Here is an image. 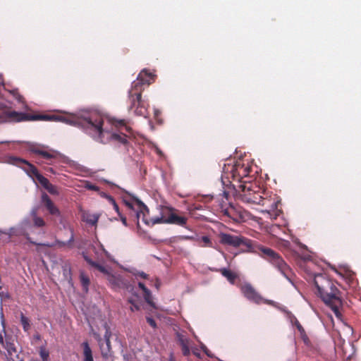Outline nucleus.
<instances>
[{
    "label": "nucleus",
    "instance_id": "a878e982",
    "mask_svg": "<svg viewBox=\"0 0 361 361\" xmlns=\"http://www.w3.org/2000/svg\"><path fill=\"white\" fill-rule=\"evenodd\" d=\"M39 355L42 361H49V353L44 346L39 348Z\"/></svg>",
    "mask_w": 361,
    "mask_h": 361
},
{
    "label": "nucleus",
    "instance_id": "39448f33",
    "mask_svg": "<svg viewBox=\"0 0 361 361\" xmlns=\"http://www.w3.org/2000/svg\"><path fill=\"white\" fill-rule=\"evenodd\" d=\"M157 75L147 68L142 69L138 74L136 80L133 82V87L137 90L145 89L150 84L155 82Z\"/></svg>",
    "mask_w": 361,
    "mask_h": 361
},
{
    "label": "nucleus",
    "instance_id": "dca6fc26",
    "mask_svg": "<svg viewBox=\"0 0 361 361\" xmlns=\"http://www.w3.org/2000/svg\"><path fill=\"white\" fill-rule=\"evenodd\" d=\"M30 216L32 219L34 226L36 227H42L45 226V221L44 219L37 216V208H32L30 211Z\"/></svg>",
    "mask_w": 361,
    "mask_h": 361
},
{
    "label": "nucleus",
    "instance_id": "09e8293b",
    "mask_svg": "<svg viewBox=\"0 0 361 361\" xmlns=\"http://www.w3.org/2000/svg\"><path fill=\"white\" fill-rule=\"evenodd\" d=\"M8 142H4V141H1L0 142V143H7Z\"/></svg>",
    "mask_w": 361,
    "mask_h": 361
},
{
    "label": "nucleus",
    "instance_id": "4468645a",
    "mask_svg": "<svg viewBox=\"0 0 361 361\" xmlns=\"http://www.w3.org/2000/svg\"><path fill=\"white\" fill-rule=\"evenodd\" d=\"M6 350V358L8 361H16L18 357V351L14 345L10 342H6L5 345Z\"/></svg>",
    "mask_w": 361,
    "mask_h": 361
},
{
    "label": "nucleus",
    "instance_id": "1a4fd4ad",
    "mask_svg": "<svg viewBox=\"0 0 361 361\" xmlns=\"http://www.w3.org/2000/svg\"><path fill=\"white\" fill-rule=\"evenodd\" d=\"M141 98L142 96L140 92H135L133 94H130L129 96V99L131 102V107H136L135 112L138 115L144 116L145 109L142 106V102Z\"/></svg>",
    "mask_w": 361,
    "mask_h": 361
},
{
    "label": "nucleus",
    "instance_id": "6ab92c4d",
    "mask_svg": "<svg viewBox=\"0 0 361 361\" xmlns=\"http://www.w3.org/2000/svg\"><path fill=\"white\" fill-rule=\"evenodd\" d=\"M85 259L90 264H91L92 267H95L98 271H99L101 273H102L105 276L106 278L111 273V271H109V270L106 267L92 261L91 259H88L87 257H85Z\"/></svg>",
    "mask_w": 361,
    "mask_h": 361
},
{
    "label": "nucleus",
    "instance_id": "ddd939ff",
    "mask_svg": "<svg viewBox=\"0 0 361 361\" xmlns=\"http://www.w3.org/2000/svg\"><path fill=\"white\" fill-rule=\"evenodd\" d=\"M99 214L98 213H94L92 214L90 212L87 211H82L81 217L83 221L86 222L87 224L90 225H95L97 224L99 218Z\"/></svg>",
    "mask_w": 361,
    "mask_h": 361
},
{
    "label": "nucleus",
    "instance_id": "37998d69",
    "mask_svg": "<svg viewBox=\"0 0 361 361\" xmlns=\"http://www.w3.org/2000/svg\"><path fill=\"white\" fill-rule=\"evenodd\" d=\"M0 85H2L3 86L4 85V83H3V80H2V78H1V75H0Z\"/></svg>",
    "mask_w": 361,
    "mask_h": 361
},
{
    "label": "nucleus",
    "instance_id": "9b49d317",
    "mask_svg": "<svg viewBox=\"0 0 361 361\" xmlns=\"http://www.w3.org/2000/svg\"><path fill=\"white\" fill-rule=\"evenodd\" d=\"M113 289H118L123 287L126 283L120 275L114 274L111 272L106 278Z\"/></svg>",
    "mask_w": 361,
    "mask_h": 361
},
{
    "label": "nucleus",
    "instance_id": "2eb2a0df",
    "mask_svg": "<svg viewBox=\"0 0 361 361\" xmlns=\"http://www.w3.org/2000/svg\"><path fill=\"white\" fill-rule=\"evenodd\" d=\"M262 251L264 253L271 256L273 258L275 264L279 267L280 270L283 269V268L286 267V264L283 259L280 258L272 250L264 248L262 250Z\"/></svg>",
    "mask_w": 361,
    "mask_h": 361
},
{
    "label": "nucleus",
    "instance_id": "f704fd0d",
    "mask_svg": "<svg viewBox=\"0 0 361 361\" xmlns=\"http://www.w3.org/2000/svg\"><path fill=\"white\" fill-rule=\"evenodd\" d=\"M111 201H112V202H113V205H114V209H115L117 212H118V205L116 204V203L114 202V200L113 199H111Z\"/></svg>",
    "mask_w": 361,
    "mask_h": 361
},
{
    "label": "nucleus",
    "instance_id": "7ed1b4c3",
    "mask_svg": "<svg viewBox=\"0 0 361 361\" xmlns=\"http://www.w3.org/2000/svg\"><path fill=\"white\" fill-rule=\"evenodd\" d=\"M321 281L318 279H315V285L317 286L318 293L323 301L329 306L334 311L335 315L340 318L339 307L341 306V300L339 290L332 283L331 281L319 276Z\"/></svg>",
    "mask_w": 361,
    "mask_h": 361
},
{
    "label": "nucleus",
    "instance_id": "20e7f679",
    "mask_svg": "<svg viewBox=\"0 0 361 361\" xmlns=\"http://www.w3.org/2000/svg\"><path fill=\"white\" fill-rule=\"evenodd\" d=\"M17 161L18 162L25 163V164H27L30 166L32 173L35 175V176L36 177L37 180L39 181V183L50 194H52V195H58L59 194V191L57 190V188L55 185H54L51 183H50V182L49 181V180L47 178H45L42 175H41L38 172L37 169L34 166H32V164H29L27 161L21 159H19V158H17V157H11L7 160V162L9 163V164H16Z\"/></svg>",
    "mask_w": 361,
    "mask_h": 361
},
{
    "label": "nucleus",
    "instance_id": "2f4dec72",
    "mask_svg": "<svg viewBox=\"0 0 361 361\" xmlns=\"http://www.w3.org/2000/svg\"><path fill=\"white\" fill-rule=\"evenodd\" d=\"M16 228L12 227V228H11L8 230V232H4V233H5V234L8 235L9 236H12V235H18V233H17L16 232Z\"/></svg>",
    "mask_w": 361,
    "mask_h": 361
},
{
    "label": "nucleus",
    "instance_id": "5701e85b",
    "mask_svg": "<svg viewBox=\"0 0 361 361\" xmlns=\"http://www.w3.org/2000/svg\"><path fill=\"white\" fill-rule=\"evenodd\" d=\"M221 274L226 277L228 281L231 283H234L235 279L237 277V275L233 272H231L230 270L226 269H222L221 270Z\"/></svg>",
    "mask_w": 361,
    "mask_h": 361
},
{
    "label": "nucleus",
    "instance_id": "bb28decb",
    "mask_svg": "<svg viewBox=\"0 0 361 361\" xmlns=\"http://www.w3.org/2000/svg\"><path fill=\"white\" fill-rule=\"evenodd\" d=\"M20 322L23 325L24 331H27L30 326V321L25 316H24L23 313L20 314Z\"/></svg>",
    "mask_w": 361,
    "mask_h": 361
},
{
    "label": "nucleus",
    "instance_id": "8fccbe9b",
    "mask_svg": "<svg viewBox=\"0 0 361 361\" xmlns=\"http://www.w3.org/2000/svg\"><path fill=\"white\" fill-rule=\"evenodd\" d=\"M19 361H24L23 360H20Z\"/></svg>",
    "mask_w": 361,
    "mask_h": 361
},
{
    "label": "nucleus",
    "instance_id": "4be33fe9",
    "mask_svg": "<svg viewBox=\"0 0 361 361\" xmlns=\"http://www.w3.org/2000/svg\"><path fill=\"white\" fill-rule=\"evenodd\" d=\"M138 286L142 290V291L144 293V297H145V300H146V302L147 303H149V305H153V303L152 301L151 292L149 291V290H148L145 287V286L142 283H139Z\"/></svg>",
    "mask_w": 361,
    "mask_h": 361
},
{
    "label": "nucleus",
    "instance_id": "b1692460",
    "mask_svg": "<svg viewBox=\"0 0 361 361\" xmlns=\"http://www.w3.org/2000/svg\"><path fill=\"white\" fill-rule=\"evenodd\" d=\"M80 282L83 287V290L85 292L88 290V286L90 284V279L87 276H86L83 272H81L80 274Z\"/></svg>",
    "mask_w": 361,
    "mask_h": 361
},
{
    "label": "nucleus",
    "instance_id": "f03ea898",
    "mask_svg": "<svg viewBox=\"0 0 361 361\" xmlns=\"http://www.w3.org/2000/svg\"><path fill=\"white\" fill-rule=\"evenodd\" d=\"M82 125L87 133L100 142H106L111 139L118 140L123 143L126 142V137L108 130L102 129V119L101 116L95 114H91L89 117H85Z\"/></svg>",
    "mask_w": 361,
    "mask_h": 361
},
{
    "label": "nucleus",
    "instance_id": "9d476101",
    "mask_svg": "<svg viewBox=\"0 0 361 361\" xmlns=\"http://www.w3.org/2000/svg\"><path fill=\"white\" fill-rule=\"evenodd\" d=\"M42 202L51 215L59 216L61 212L59 208L54 204L49 197L46 193L42 195Z\"/></svg>",
    "mask_w": 361,
    "mask_h": 361
},
{
    "label": "nucleus",
    "instance_id": "aec40b11",
    "mask_svg": "<svg viewBox=\"0 0 361 361\" xmlns=\"http://www.w3.org/2000/svg\"><path fill=\"white\" fill-rule=\"evenodd\" d=\"M178 341L182 347L183 354L185 356L189 355L190 353L189 348V341L188 339L183 338V336H179Z\"/></svg>",
    "mask_w": 361,
    "mask_h": 361
},
{
    "label": "nucleus",
    "instance_id": "f257e3e1",
    "mask_svg": "<svg viewBox=\"0 0 361 361\" xmlns=\"http://www.w3.org/2000/svg\"><path fill=\"white\" fill-rule=\"evenodd\" d=\"M126 205L132 209L136 210V216L137 219V221H140V219L145 222L146 224H173L179 226H184L186 224L187 219L183 216H180L177 215L176 214L171 212L167 219H164L162 216L157 217L148 219L146 216V213H148L149 210L146 205L144 204L142 202H141L137 198H133V202H126ZM139 224V222H137Z\"/></svg>",
    "mask_w": 361,
    "mask_h": 361
},
{
    "label": "nucleus",
    "instance_id": "72a5a7b5",
    "mask_svg": "<svg viewBox=\"0 0 361 361\" xmlns=\"http://www.w3.org/2000/svg\"><path fill=\"white\" fill-rule=\"evenodd\" d=\"M202 240L206 244V245H210L211 244V242H210V240L208 237L207 236H203L202 238Z\"/></svg>",
    "mask_w": 361,
    "mask_h": 361
},
{
    "label": "nucleus",
    "instance_id": "c85d7f7f",
    "mask_svg": "<svg viewBox=\"0 0 361 361\" xmlns=\"http://www.w3.org/2000/svg\"><path fill=\"white\" fill-rule=\"evenodd\" d=\"M52 121H61L64 123H70V121L63 116H59L52 115Z\"/></svg>",
    "mask_w": 361,
    "mask_h": 361
},
{
    "label": "nucleus",
    "instance_id": "de8ad7c7",
    "mask_svg": "<svg viewBox=\"0 0 361 361\" xmlns=\"http://www.w3.org/2000/svg\"><path fill=\"white\" fill-rule=\"evenodd\" d=\"M271 218L275 219L276 218V215L275 214L274 217L271 216Z\"/></svg>",
    "mask_w": 361,
    "mask_h": 361
},
{
    "label": "nucleus",
    "instance_id": "79ce46f5",
    "mask_svg": "<svg viewBox=\"0 0 361 361\" xmlns=\"http://www.w3.org/2000/svg\"><path fill=\"white\" fill-rule=\"evenodd\" d=\"M159 114V112L158 110H154V115H155V116H157Z\"/></svg>",
    "mask_w": 361,
    "mask_h": 361
},
{
    "label": "nucleus",
    "instance_id": "c756f323",
    "mask_svg": "<svg viewBox=\"0 0 361 361\" xmlns=\"http://www.w3.org/2000/svg\"><path fill=\"white\" fill-rule=\"evenodd\" d=\"M39 154L45 159H51L54 157V154L44 150H40Z\"/></svg>",
    "mask_w": 361,
    "mask_h": 361
},
{
    "label": "nucleus",
    "instance_id": "58836bf2",
    "mask_svg": "<svg viewBox=\"0 0 361 361\" xmlns=\"http://www.w3.org/2000/svg\"><path fill=\"white\" fill-rule=\"evenodd\" d=\"M0 343L4 344V337L1 334H0Z\"/></svg>",
    "mask_w": 361,
    "mask_h": 361
},
{
    "label": "nucleus",
    "instance_id": "423d86ee",
    "mask_svg": "<svg viewBox=\"0 0 361 361\" xmlns=\"http://www.w3.org/2000/svg\"><path fill=\"white\" fill-rule=\"evenodd\" d=\"M240 290L243 295L249 300L259 304L260 302H264L268 304H272L273 302L264 300L262 296L256 291L253 286L249 283H245L240 287Z\"/></svg>",
    "mask_w": 361,
    "mask_h": 361
},
{
    "label": "nucleus",
    "instance_id": "4c0bfd02",
    "mask_svg": "<svg viewBox=\"0 0 361 361\" xmlns=\"http://www.w3.org/2000/svg\"><path fill=\"white\" fill-rule=\"evenodd\" d=\"M169 361H175L173 353H171Z\"/></svg>",
    "mask_w": 361,
    "mask_h": 361
},
{
    "label": "nucleus",
    "instance_id": "cd10ccee",
    "mask_svg": "<svg viewBox=\"0 0 361 361\" xmlns=\"http://www.w3.org/2000/svg\"><path fill=\"white\" fill-rule=\"evenodd\" d=\"M84 188H85L88 190H94V191L99 190V188L97 185H93L88 181L84 182Z\"/></svg>",
    "mask_w": 361,
    "mask_h": 361
},
{
    "label": "nucleus",
    "instance_id": "e433bc0d",
    "mask_svg": "<svg viewBox=\"0 0 361 361\" xmlns=\"http://www.w3.org/2000/svg\"><path fill=\"white\" fill-rule=\"evenodd\" d=\"M121 221H122V223L123 224V225L127 226V222H126V217L122 216L121 217Z\"/></svg>",
    "mask_w": 361,
    "mask_h": 361
},
{
    "label": "nucleus",
    "instance_id": "ea45409f",
    "mask_svg": "<svg viewBox=\"0 0 361 361\" xmlns=\"http://www.w3.org/2000/svg\"><path fill=\"white\" fill-rule=\"evenodd\" d=\"M183 238L188 239V240H191V239H192V236H184V237H183Z\"/></svg>",
    "mask_w": 361,
    "mask_h": 361
},
{
    "label": "nucleus",
    "instance_id": "a211bd4d",
    "mask_svg": "<svg viewBox=\"0 0 361 361\" xmlns=\"http://www.w3.org/2000/svg\"><path fill=\"white\" fill-rule=\"evenodd\" d=\"M82 345L83 347V361H93L92 352L88 343L83 342Z\"/></svg>",
    "mask_w": 361,
    "mask_h": 361
},
{
    "label": "nucleus",
    "instance_id": "f8f14e48",
    "mask_svg": "<svg viewBox=\"0 0 361 361\" xmlns=\"http://www.w3.org/2000/svg\"><path fill=\"white\" fill-rule=\"evenodd\" d=\"M104 339L105 341L104 343L99 342V345L103 357H104L105 359H109L111 357V351L109 335L108 332L105 334Z\"/></svg>",
    "mask_w": 361,
    "mask_h": 361
},
{
    "label": "nucleus",
    "instance_id": "49530a36",
    "mask_svg": "<svg viewBox=\"0 0 361 361\" xmlns=\"http://www.w3.org/2000/svg\"><path fill=\"white\" fill-rule=\"evenodd\" d=\"M298 328L299 329V330H300H300H302V327H301V326H300V325H298Z\"/></svg>",
    "mask_w": 361,
    "mask_h": 361
},
{
    "label": "nucleus",
    "instance_id": "a19ab883",
    "mask_svg": "<svg viewBox=\"0 0 361 361\" xmlns=\"http://www.w3.org/2000/svg\"><path fill=\"white\" fill-rule=\"evenodd\" d=\"M202 348L204 349L205 353H207L209 356H210V355L207 352V348L205 346H202Z\"/></svg>",
    "mask_w": 361,
    "mask_h": 361
},
{
    "label": "nucleus",
    "instance_id": "a18cd8bd",
    "mask_svg": "<svg viewBox=\"0 0 361 361\" xmlns=\"http://www.w3.org/2000/svg\"><path fill=\"white\" fill-rule=\"evenodd\" d=\"M262 212L265 213V214H267L268 215H270V213L269 212H267V211H263Z\"/></svg>",
    "mask_w": 361,
    "mask_h": 361
},
{
    "label": "nucleus",
    "instance_id": "c03bdc74",
    "mask_svg": "<svg viewBox=\"0 0 361 361\" xmlns=\"http://www.w3.org/2000/svg\"><path fill=\"white\" fill-rule=\"evenodd\" d=\"M140 276H141L142 277H143V278L146 277V274H145V273H143V272H142V273L140 274Z\"/></svg>",
    "mask_w": 361,
    "mask_h": 361
},
{
    "label": "nucleus",
    "instance_id": "412c9836",
    "mask_svg": "<svg viewBox=\"0 0 361 361\" xmlns=\"http://www.w3.org/2000/svg\"><path fill=\"white\" fill-rule=\"evenodd\" d=\"M30 226V221L27 219H23L18 225V228L20 231V233L25 235L27 239H29V235L25 232V229Z\"/></svg>",
    "mask_w": 361,
    "mask_h": 361
},
{
    "label": "nucleus",
    "instance_id": "c9c22d12",
    "mask_svg": "<svg viewBox=\"0 0 361 361\" xmlns=\"http://www.w3.org/2000/svg\"><path fill=\"white\" fill-rule=\"evenodd\" d=\"M118 126H125V121L123 120H120L117 121Z\"/></svg>",
    "mask_w": 361,
    "mask_h": 361
},
{
    "label": "nucleus",
    "instance_id": "393cba45",
    "mask_svg": "<svg viewBox=\"0 0 361 361\" xmlns=\"http://www.w3.org/2000/svg\"><path fill=\"white\" fill-rule=\"evenodd\" d=\"M52 115H43V114H37L30 116V121H37V120H42V121H52Z\"/></svg>",
    "mask_w": 361,
    "mask_h": 361
},
{
    "label": "nucleus",
    "instance_id": "473e14b6",
    "mask_svg": "<svg viewBox=\"0 0 361 361\" xmlns=\"http://www.w3.org/2000/svg\"><path fill=\"white\" fill-rule=\"evenodd\" d=\"M147 321L152 327H156V323L153 319L147 317Z\"/></svg>",
    "mask_w": 361,
    "mask_h": 361
},
{
    "label": "nucleus",
    "instance_id": "f3484780",
    "mask_svg": "<svg viewBox=\"0 0 361 361\" xmlns=\"http://www.w3.org/2000/svg\"><path fill=\"white\" fill-rule=\"evenodd\" d=\"M141 299L135 293H133V296L128 299V302L131 304L130 310L134 312L140 310Z\"/></svg>",
    "mask_w": 361,
    "mask_h": 361
},
{
    "label": "nucleus",
    "instance_id": "6e6552de",
    "mask_svg": "<svg viewBox=\"0 0 361 361\" xmlns=\"http://www.w3.org/2000/svg\"><path fill=\"white\" fill-rule=\"evenodd\" d=\"M221 241L224 244L230 245L234 247H238L241 244H244L247 247H250V241L243 238L237 235H232L230 234L222 233L221 235Z\"/></svg>",
    "mask_w": 361,
    "mask_h": 361
},
{
    "label": "nucleus",
    "instance_id": "0eeeda50",
    "mask_svg": "<svg viewBox=\"0 0 361 361\" xmlns=\"http://www.w3.org/2000/svg\"><path fill=\"white\" fill-rule=\"evenodd\" d=\"M30 115L22 112L8 111L2 116H0V123L30 121Z\"/></svg>",
    "mask_w": 361,
    "mask_h": 361
},
{
    "label": "nucleus",
    "instance_id": "7c9ffc66",
    "mask_svg": "<svg viewBox=\"0 0 361 361\" xmlns=\"http://www.w3.org/2000/svg\"><path fill=\"white\" fill-rule=\"evenodd\" d=\"M30 149L31 152H32L33 153H35V154H39V152H40V149L39 147V146H37V145H32L30 147Z\"/></svg>",
    "mask_w": 361,
    "mask_h": 361
}]
</instances>
